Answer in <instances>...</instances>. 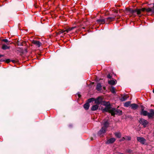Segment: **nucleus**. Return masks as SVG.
<instances>
[{
	"label": "nucleus",
	"mask_w": 154,
	"mask_h": 154,
	"mask_svg": "<svg viewBox=\"0 0 154 154\" xmlns=\"http://www.w3.org/2000/svg\"><path fill=\"white\" fill-rule=\"evenodd\" d=\"M96 89L98 91H100L102 90V86L100 83H98L97 84Z\"/></svg>",
	"instance_id": "obj_13"
},
{
	"label": "nucleus",
	"mask_w": 154,
	"mask_h": 154,
	"mask_svg": "<svg viewBox=\"0 0 154 154\" xmlns=\"http://www.w3.org/2000/svg\"><path fill=\"white\" fill-rule=\"evenodd\" d=\"M138 106V105L136 103H133L130 105L131 108L134 110L137 109Z\"/></svg>",
	"instance_id": "obj_16"
},
{
	"label": "nucleus",
	"mask_w": 154,
	"mask_h": 154,
	"mask_svg": "<svg viewBox=\"0 0 154 154\" xmlns=\"http://www.w3.org/2000/svg\"><path fill=\"white\" fill-rule=\"evenodd\" d=\"M153 6L151 8H149L147 9H146V11L147 12H151L152 13H154V3H153Z\"/></svg>",
	"instance_id": "obj_11"
},
{
	"label": "nucleus",
	"mask_w": 154,
	"mask_h": 154,
	"mask_svg": "<svg viewBox=\"0 0 154 154\" xmlns=\"http://www.w3.org/2000/svg\"><path fill=\"white\" fill-rule=\"evenodd\" d=\"M150 112L148 113V118L149 119L151 118L154 116V110L151 109L150 110Z\"/></svg>",
	"instance_id": "obj_9"
},
{
	"label": "nucleus",
	"mask_w": 154,
	"mask_h": 154,
	"mask_svg": "<svg viewBox=\"0 0 154 154\" xmlns=\"http://www.w3.org/2000/svg\"><path fill=\"white\" fill-rule=\"evenodd\" d=\"M65 32V30H60L59 31L56 32L57 35H58L61 33H63Z\"/></svg>",
	"instance_id": "obj_25"
},
{
	"label": "nucleus",
	"mask_w": 154,
	"mask_h": 154,
	"mask_svg": "<svg viewBox=\"0 0 154 154\" xmlns=\"http://www.w3.org/2000/svg\"><path fill=\"white\" fill-rule=\"evenodd\" d=\"M91 140H93V137H91Z\"/></svg>",
	"instance_id": "obj_42"
},
{
	"label": "nucleus",
	"mask_w": 154,
	"mask_h": 154,
	"mask_svg": "<svg viewBox=\"0 0 154 154\" xmlns=\"http://www.w3.org/2000/svg\"><path fill=\"white\" fill-rule=\"evenodd\" d=\"M11 61V60L9 59H7L5 60V62L7 63H8Z\"/></svg>",
	"instance_id": "obj_30"
},
{
	"label": "nucleus",
	"mask_w": 154,
	"mask_h": 154,
	"mask_svg": "<svg viewBox=\"0 0 154 154\" xmlns=\"http://www.w3.org/2000/svg\"><path fill=\"white\" fill-rule=\"evenodd\" d=\"M12 62H13V63H15L16 61L15 60H12Z\"/></svg>",
	"instance_id": "obj_39"
},
{
	"label": "nucleus",
	"mask_w": 154,
	"mask_h": 154,
	"mask_svg": "<svg viewBox=\"0 0 154 154\" xmlns=\"http://www.w3.org/2000/svg\"><path fill=\"white\" fill-rule=\"evenodd\" d=\"M126 10L127 11L129 12V13L132 14V15L134 17H135L137 15L135 13H137V8L133 9L131 8H126Z\"/></svg>",
	"instance_id": "obj_2"
},
{
	"label": "nucleus",
	"mask_w": 154,
	"mask_h": 154,
	"mask_svg": "<svg viewBox=\"0 0 154 154\" xmlns=\"http://www.w3.org/2000/svg\"><path fill=\"white\" fill-rule=\"evenodd\" d=\"M106 128L104 127H103L98 132V134L99 135H101L103 133H104L106 132Z\"/></svg>",
	"instance_id": "obj_10"
},
{
	"label": "nucleus",
	"mask_w": 154,
	"mask_h": 154,
	"mask_svg": "<svg viewBox=\"0 0 154 154\" xmlns=\"http://www.w3.org/2000/svg\"><path fill=\"white\" fill-rule=\"evenodd\" d=\"M131 103V102L130 101H128V102H127L125 103L124 105V106L128 107L130 105V104Z\"/></svg>",
	"instance_id": "obj_22"
},
{
	"label": "nucleus",
	"mask_w": 154,
	"mask_h": 154,
	"mask_svg": "<svg viewBox=\"0 0 154 154\" xmlns=\"http://www.w3.org/2000/svg\"><path fill=\"white\" fill-rule=\"evenodd\" d=\"M83 106L86 110H87L89 109L90 106V104L88 103L87 102Z\"/></svg>",
	"instance_id": "obj_18"
},
{
	"label": "nucleus",
	"mask_w": 154,
	"mask_h": 154,
	"mask_svg": "<svg viewBox=\"0 0 154 154\" xmlns=\"http://www.w3.org/2000/svg\"><path fill=\"white\" fill-rule=\"evenodd\" d=\"M116 16H115L114 17H108L106 18L107 20V21H108L109 22H112L115 19V17Z\"/></svg>",
	"instance_id": "obj_19"
},
{
	"label": "nucleus",
	"mask_w": 154,
	"mask_h": 154,
	"mask_svg": "<svg viewBox=\"0 0 154 154\" xmlns=\"http://www.w3.org/2000/svg\"><path fill=\"white\" fill-rule=\"evenodd\" d=\"M128 97H126V95H124L123 96L121 99L120 100L122 101H125V100H126L128 98Z\"/></svg>",
	"instance_id": "obj_21"
},
{
	"label": "nucleus",
	"mask_w": 154,
	"mask_h": 154,
	"mask_svg": "<svg viewBox=\"0 0 154 154\" xmlns=\"http://www.w3.org/2000/svg\"><path fill=\"white\" fill-rule=\"evenodd\" d=\"M117 82V81L116 80H111L108 81V83L111 85H115Z\"/></svg>",
	"instance_id": "obj_17"
},
{
	"label": "nucleus",
	"mask_w": 154,
	"mask_h": 154,
	"mask_svg": "<svg viewBox=\"0 0 154 154\" xmlns=\"http://www.w3.org/2000/svg\"><path fill=\"white\" fill-rule=\"evenodd\" d=\"M146 8H142L141 9L137 8V14L139 16H141V13L142 11L144 12L146 11Z\"/></svg>",
	"instance_id": "obj_5"
},
{
	"label": "nucleus",
	"mask_w": 154,
	"mask_h": 154,
	"mask_svg": "<svg viewBox=\"0 0 154 154\" xmlns=\"http://www.w3.org/2000/svg\"><path fill=\"white\" fill-rule=\"evenodd\" d=\"M148 113H149V112H148L144 110V108H142L140 112V115H143L144 116H147L148 117Z\"/></svg>",
	"instance_id": "obj_6"
},
{
	"label": "nucleus",
	"mask_w": 154,
	"mask_h": 154,
	"mask_svg": "<svg viewBox=\"0 0 154 154\" xmlns=\"http://www.w3.org/2000/svg\"><path fill=\"white\" fill-rule=\"evenodd\" d=\"M82 28L83 29H85V27H82Z\"/></svg>",
	"instance_id": "obj_43"
},
{
	"label": "nucleus",
	"mask_w": 154,
	"mask_h": 154,
	"mask_svg": "<svg viewBox=\"0 0 154 154\" xmlns=\"http://www.w3.org/2000/svg\"><path fill=\"white\" fill-rule=\"evenodd\" d=\"M76 27V26L72 27H71V28H70V29L71 31L73 29H74Z\"/></svg>",
	"instance_id": "obj_33"
},
{
	"label": "nucleus",
	"mask_w": 154,
	"mask_h": 154,
	"mask_svg": "<svg viewBox=\"0 0 154 154\" xmlns=\"http://www.w3.org/2000/svg\"><path fill=\"white\" fill-rule=\"evenodd\" d=\"M69 128H72L73 127V125L72 124H70L69 125Z\"/></svg>",
	"instance_id": "obj_34"
},
{
	"label": "nucleus",
	"mask_w": 154,
	"mask_h": 154,
	"mask_svg": "<svg viewBox=\"0 0 154 154\" xmlns=\"http://www.w3.org/2000/svg\"><path fill=\"white\" fill-rule=\"evenodd\" d=\"M4 61H5V60H3V59H2L1 60H0V62H4Z\"/></svg>",
	"instance_id": "obj_35"
},
{
	"label": "nucleus",
	"mask_w": 154,
	"mask_h": 154,
	"mask_svg": "<svg viewBox=\"0 0 154 154\" xmlns=\"http://www.w3.org/2000/svg\"><path fill=\"white\" fill-rule=\"evenodd\" d=\"M128 140H131V137H129L128 138Z\"/></svg>",
	"instance_id": "obj_38"
},
{
	"label": "nucleus",
	"mask_w": 154,
	"mask_h": 154,
	"mask_svg": "<svg viewBox=\"0 0 154 154\" xmlns=\"http://www.w3.org/2000/svg\"><path fill=\"white\" fill-rule=\"evenodd\" d=\"M109 123L107 121H105L103 124V127L106 129L109 127Z\"/></svg>",
	"instance_id": "obj_20"
},
{
	"label": "nucleus",
	"mask_w": 154,
	"mask_h": 154,
	"mask_svg": "<svg viewBox=\"0 0 154 154\" xmlns=\"http://www.w3.org/2000/svg\"><path fill=\"white\" fill-rule=\"evenodd\" d=\"M103 89L104 90H105L106 89V88L105 87H103Z\"/></svg>",
	"instance_id": "obj_41"
},
{
	"label": "nucleus",
	"mask_w": 154,
	"mask_h": 154,
	"mask_svg": "<svg viewBox=\"0 0 154 154\" xmlns=\"http://www.w3.org/2000/svg\"><path fill=\"white\" fill-rule=\"evenodd\" d=\"M153 134H154V131H153Z\"/></svg>",
	"instance_id": "obj_45"
},
{
	"label": "nucleus",
	"mask_w": 154,
	"mask_h": 154,
	"mask_svg": "<svg viewBox=\"0 0 154 154\" xmlns=\"http://www.w3.org/2000/svg\"><path fill=\"white\" fill-rule=\"evenodd\" d=\"M19 41H18L17 44L18 46H21L23 45V44L22 43H20V44H19Z\"/></svg>",
	"instance_id": "obj_29"
},
{
	"label": "nucleus",
	"mask_w": 154,
	"mask_h": 154,
	"mask_svg": "<svg viewBox=\"0 0 154 154\" xmlns=\"http://www.w3.org/2000/svg\"><path fill=\"white\" fill-rule=\"evenodd\" d=\"M152 92H153V93L154 94V89H153V90Z\"/></svg>",
	"instance_id": "obj_44"
},
{
	"label": "nucleus",
	"mask_w": 154,
	"mask_h": 154,
	"mask_svg": "<svg viewBox=\"0 0 154 154\" xmlns=\"http://www.w3.org/2000/svg\"><path fill=\"white\" fill-rule=\"evenodd\" d=\"M118 10H116V11H115V13H118Z\"/></svg>",
	"instance_id": "obj_40"
},
{
	"label": "nucleus",
	"mask_w": 154,
	"mask_h": 154,
	"mask_svg": "<svg viewBox=\"0 0 154 154\" xmlns=\"http://www.w3.org/2000/svg\"><path fill=\"white\" fill-rule=\"evenodd\" d=\"M65 32H69V31H71L70 28H68L67 29L65 30Z\"/></svg>",
	"instance_id": "obj_32"
},
{
	"label": "nucleus",
	"mask_w": 154,
	"mask_h": 154,
	"mask_svg": "<svg viewBox=\"0 0 154 154\" xmlns=\"http://www.w3.org/2000/svg\"><path fill=\"white\" fill-rule=\"evenodd\" d=\"M95 100V99L94 98H90L88 100V103L89 104L90 103H91V102H93Z\"/></svg>",
	"instance_id": "obj_23"
},
{
	"label": "nucleus",
	"mask_w": 154,
	"mask_h": 154,
	"mask_svg": "<svg viewBox=\"0 0 154 154\" xmlns=\"http://www.w3.org/2000/svg\"><path fill=\"white\" fill-rule=\"evenodd\" d=\"M116 139L114 137L108 139L106 143L107 144H110L113 143L116 141Z\"/></svg>",
	"instance_id": "obj_7"
},
{
	"label": "nucleus",
	"mask_w": 154,
	"mask_h": 154,
	"mask_svg": "<svg viewBox=\"0 0 154 154\" xmlns=\"http://www.w3.org/2000/svg\"><path fill=\"white\" fill-rule=\"evenodd\" d=\"M126 152L130 154H133L134 153L133 151L130 149H126Z\"/></svg>",
	"instance_id": "obj_26"
},
{
	"label": "nucleus",
	"mask_w": 154,
	"mask_h": 154,
	"mask_svg": "<svg viewBox=\"0 0 154 154\" xmlns=\"http://www.w3.org/2000/svg\"><path fill=\"white\" fill-rule=\"evenodd\" d=\"M115 134L116 137L118 138H120L121 137V134L120 133H116Z\"/></svg>",
	"instance_id": "obj_24"
},
{
	"label": "nucleus",
	"mask_w": 154,
	"mask_h": 154,
	"mask_svg": "<svg viewBox=\"0 0 154 154\" xmlns=\"http://www.w3.org/2000/svg\"><path fill=\"white\" fill-rule=\"evenodd\" d=\"M107 78L109 79H111L112 78V76H111L110 74H109L107 76Z\"/></svg>",
	"instance_id": "obj_31"
},
{
	"label": "nucleus",
	"mask_w": 154,
	"mask_h": 154,
	"mask_svg": "<svg viewBox=\"0 0 154 154\" xmlns=\"http://www.w3.org/2000/svg\"><path fill=\"white\" fill-rule=\"evenodd\" d=\"M99 107L98 105L96 104L95 105H93L91 108V109L92 111H96L97 110Z\"/></svg>",
	"instance_id": "obj_14"
},
{
	"label": "nucleus",
	"mask_w": 154,
	"mask_h": 154,
	"mask_svg": "<svg viewBox=\"0 0 154 154\" xmlns=\"http://www.w3.org/2000/svg\"><path fill=\"white\" fill-rule=\"evenodd\" d=\"M111 91L113 94L116 93L115 91V88L114 87H112L111 89H110Z\"/></svg>",
	"instance_id": "obj_27"
},
{
	"label": "nucleus",
	"mask_w": 154,
	"mask_h": 154,
	"mask_svg": "<svg viewBox=\"0 0 154 154\" xmlns=\"http://www.w3.org/2000/svg\"><path fill=\"white\" fill-rule=\"evenodd\" d=\"M2 41L3 42H4L5 43H7L8 42H9L8 41V40L6 39H2Z\"/></svg>",
	"instance_id": "obj_28"
},
{
	"label": "nucleus",
	"mask_w": 154,
	"mask_h": 154,
	"mask_svg": "<svg viewBox=\"0 0 154 154\" xmlns=\"http://www.w3.org/2000/svg\"><path fill=\"white\" fill-rule=\"evenodd\" d=\"M4 55L3 54H0V57H4Z\"/></svg>",
	"instance_id": "obj_37"
},
{
	"label": "nucleus",
	"mask_w": 154,
	"mask_h": 154,
	"mask_svg": "<svg viewBox=\"0 0 154 154\" xmlns=\"http://www.w3.org/2000/svg\"><path fill=\"white\" fill-rule=\"evenodd\" d=\"M137 141L139 142L141 144H143L146 145V143H145V142L146 141V140L143 137H137Z\"/></svg>",
	"instance_id": "obj_4"
},
{
	"label": "nucleus",
	"mask_w": 154,
	"mask_h": 154,
	"mask_svg": "<svg viewBox=\"0 0 154 154\" xmlns=\"http://www.w3.org/2000/svg\"><path fill=\"white\" fill-rule=\"evenodd\" d=\"M78 96L79 98H80L81 97V95L79 94H78Z\"/></svg>",
	"instance_id": "obj_36"
},
{
	"label": "nucleus",
	"mask_w": 154,
	"mask_h": 154,
	"mask_svg": "<svg viewBox=\"0 0 154 154\" xmlns=\"http://www.w3.org/2000/svg\"><path fill=\"white\" fill-rule=\"evenodd\" d=\"M139 122L140 124L143 126L144 128L146 127L149 123L148 122L147 120L143 118L140 119L139 121Z\"/></svg>",
	"instance_id": "obj_3"
},
{
	"label": "nucleus",
	"mask_w": 154,
	"mask_h": 154,
	"mask_svg": "<svg viewBox=\"0 0 154 154\" xmlns=\"http://www.w3.org/2000/svg\"><path fill=\"white\" fill-rule=\"evenodd\" d=\"M32 43L35 45L36 46L38 47H40L42 44V43L39 41L35 40H33L32 42Z\"/></svg>",
	"instance_id": "obj_8"
},
{
	"label": "nucleus",
	"mask_w": 154,
	"mask_h": 154,
	"mask_svg": "<svg viewBox=\"0 0 154 154\" xmlns=\"http://www.w3.org/2000/svg\"><path fill=\"white\" fill-rule=\"evenodd\" d=\"M106 19H99L97 20V23L100 24L104 23Z\"/></svg>",
	"instance_id": "obj_12"
},
{
	"label": "nucleus",
	"mask_w": 154,
	"mask_h": 154,
	"mask_svg": "<svg viewBox=\"0 0 154 154\" xmlns=\"http://www.w3.org/2000/svg\"><path fill=\"white\" fill-rule=\"evenodd\" d=\"M103 103L104 105L106 106L105 108L102 109L103 112H108L111 114L112 116H115V115H118L120 116L122 115V110L118 109L113 108L111 107V105L109 102H106L103 101V98L101 96L98 97L95 99V103L98 105L102 104Z\"/></svg>",
	"instance_id": "obj_1"
},
{
	"label": "nucleus",
	"mask_w": 154,
	"mask_h": 154,
	"mask_svg": "<svg viewBox=\"0 0 154 154\" xmlns=\"http://www.w3.org/2000/svg\"><path fill=\"white\" fill-rule=\"evenodd\" d=\"M10 47L8 46L5 44H3L2 45V49L3 50H6L7 49H9L10 48Z\"/></svg>",
	"instance_id": "obj_15"
}]
</instances>
